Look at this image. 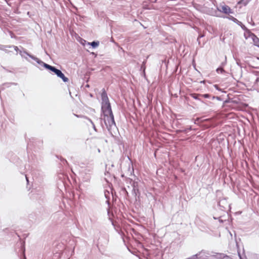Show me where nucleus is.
<instances>
[{
  "label": "nucleus",
  "instance_id": "1",
  "mask_svg": "<svg viewBox=\"0 0 259 259\" xmlns=\"http://www.w3.org/2000/svg\"><path fill=\"white\" fill-rule=\"evenodd\" d=\"M101 97L102 99L101 110L103 113L104 116H107V114L113 113L107 94L105 89H103L102 90Z\"/></svg>",
  "mask_w": 259,
  "mask_h": 259
},
{
  "label": "nucleus",
  "instance_id": "2",
  "mask_svg": "<svg viewBox=\"0 0 259 259\" xmlns=\"http://www.w3.org/2000/svg\"><path fill=\"white\" fill-rule=\"evenodd\" d=\"M20 55L22 58L25 59L28 61H29V60H28L27 57H29V58L35 61L39 65V66H36V67H38L39 69H42L41 67H42L48 70L51 71L53 67H54L42 61L39 60L38 58L36 57L35 56L29 54L26 51H20Z\"/></svg>",
  "mask_w": 259,
  "mask_h": 259
},
{
  "label": "nucleus",
  "instance_id": "3",
  "mask_svg": "<svg viewBox=\"0 0 259 259\" xmlns=\"http://www.w3.org/2000/svg\"><path fill=\"white\" fill-rule=\"evenodd\" d=\"M100 119L102 127H103L102 124V120H103L106 128L110 133L111 132V130L112 127L116 126L113 113H110L109 114H107V116H104V118H101Z\"/></svg>",
  "mask_w": 259,
  "mask_h": 259
},
{
  "label": "nucleus",
  "instance_id": "4",
  "mask_svg": "<svg viewBox=\"0 0 259 259\" xmlns=\"http://www.w3.org/2000/svg\"><path fill=\"white\" fill-rule=\"evenodd\" d=\"M51 71L54 72L58 77L61 78L64 82L68 81V78L64 75L60 70L53 67Z\"/></svg>",
  "mask_w": 259,
  "mask_h": 259
},
{
  "label": "nucleus",
  "instance_id": "5",
  "mask_svg": "<svg viewBox=\"0 0 259 259\" xmlns=\"http://www.w3.org/2000/svg\"><path fill=\"white\" fill-rule=\"evenodd\" d=\"M218 205L222 210L226 211L230 205L226 198H223L218 202Z\"/></svg>",
  "mask_w": 259,
  "mask_h": 259
},
{
  "label": "nucleus",
  "instance_id": "6",
  "mask_svg": "<svg viewBox=\"0 0 259 259\" xmlns=\"http://www.w3.org/2000/svg\"><path fill=\"white\" fill-rule=\"evenodd\" d=\"M218 9L220 11H221L225 14H228L229 13H232V12H231L232 10L230 9V8L229 6H226V5L222 6H221V9Z\"/></svg>",
  "mask_w": 259,
  "mask_h": 259
},
{
  "label": "nucleus",
  "instance_id": "7",
  "mask_svg": "<svg viewBox=\"0 0 259 259\" xmlns=\"http://www.w3.org/2000/svg\"><path fill=\"white\" fill-rule=\"evenodd\" d=\"M133 194L136 196L138 194H139V191L138 188V183L137 182H133Z\"/></svg>",
  "mask_w": 259,
  "mask_h": 259
},
{
  "label": "nucleus",
  "instance_id": "8",
  "mask_svg": "<svg viewBox=\"0 0 259 259\" xmlns=\"http://www.w3.org/2000/svg\"><path fill=\"white\" fill-rule=\"evenodd\" d=\"M252 40L254 45L259 48V38L256 35H253Z\"/></svg>",
  "mask_w": 259,
  "mask_h": 259
},
{
  "label": "nucleus",
  "instance_id": "9",
  "mask_svg": "<svg viewBox=\"0 0 259 259\" xmlns=\"http://www.w3.org/2000/svg\"><path fill=\"white\" fill-rule=\"evenodd\" d=\"M90 45L93 48H95L97 47L99 45V42L98 41H93L90 43Z\"/></svg>",
  "mask_w": 259,
  "mask_h": 259
},
{
  "label": "nucleus",
  "instance_id": "10",
  "mask_svg": "<svg viewBox=\"0 0 259 259\" xmlns=\"http://www.w3.org/2000/svg\"><path fill=\"white\" fill-rule=\"evenodd\" d=\"M4 46L5 47H6V48H5V49L6 50H1L2 51H4L6 53H9L10 52H11V51H9L8 50V49L12 48V47H11V46H10V45H4Z\"/></svg>",
  "mask_w": 259,
  "mask_h": 259
},
{
  "label": "nucleus",
  "instance_id": "11",
  "mask_svg": "<svg viewBox=\"0 0 259 259\" xmlns=\"http://www.w3.org/2000/svg\"><path fill=\"white\" fill-rule=\"evenodd\" d=\"M91 177L89 175H86L84 177H82V181L88 182L90 181Z\"/></svg>",
  "mask_w": 259,
  "mask_h": 259
},
{
  "label": "nucleus",
  "instance_id": "12",
  "mask_svg": "<svg viewBox=\"0 0 259 259\" xmlns=\"http://www.w3.org/2000/svg\"><path fill=\"white\" fill-rule=\"evenodd\" d=\"M105 197L107 199L106 202L109 205V199H110L109 191H106L105 192Z\"/></svg>",
  "mask_w": 259,
  "mask_h": 259
},
{
  "label": "nucleus",
  "instance_id": "13",
  "mask_svg": "<svg viewBox=\"0 0 259 259\" xmlns=\"http://www.w3.org/2000/svg\"><path fill=\"white\" fill-rule=\"evenodd\" d=\"M216 72L218 73H224L225 72V70L223 68H222V67L220 66L216 69Z\"/></svg>",
  "mask_w": 259,
  "mask_h": 259
},
{
  "label": "nucleus",
  "instance_id": "14",
  "mask_svg": "<svg viewBox=\"0 0 259 259\" xmlns=\"http://www.w3.org/2000/svg\"><path fill=\"white\" fill-rule=\"evenodd\" d=\"M209 259H223L222 257V255L220 254L219 255H211L209 256Z\"/></svg>",
  "mask_w": 259,
  "mask_h": 259
},
{
  "label": "nucleus",
  "instance_id": "15",
  "mask_svg": "<svg viewBox=\"0 0 259 259\" xmlns=\"http://www.w3.org/2000/svg\"><path fill=\"white\" fill-rule=\"evenodd\" d=\"M201 94H191V97L196 99V100H200V98H199V97H201Z\"/></svg>",
  "mask_w": 259,
  "mask_h": 259
},
{
  "label": "nucleus",
  "instance_id": "16",
  "mask_svg": "<svg viewBox=\"0 0 259 259\" xmlns=\"http://www.w3.org/2000/svg\"><path fill=\"white\" fill-rule=\"evenodd\" d=\"M229 19L231 20H232V21H233L234 22H235V23H240V21H239V20H238L236 18H234V17H233L232 16H230L229 17Z\"/></svg>",
  "mask_w": 259,
  "mask_h": 259
},
{
  "label": "nucleus",
  "instance_id": "17",
  "mask_svg": "<svg viewBox=\"0 0 259 259\" xmlns=\"http://www.w3.org/2000/svg\"><path fill=\"white\" fill-rule=\"evenodd\" d=\"M227 64V57H225V61L221 63L220 66L223 68Z\"/></svg>",
  "mask_w": 259,
  "mask_h": 259
},
{
  "label": "nucleus",
  "instance_id": "18",
  "mask_svg": "<svg viewBox=\"0 0 259 259\" xmlns=\"http://www.w3.org/2000/svg\"><path fill=\"white\" fill-rule=\"evenodd\" d=\"M192 130L191 126H189L188 127L185 128L183 131V132L186 133L189 131H191Z\"/></svg>",
  "mask_w": 259,
  "mask_h": 259
},
{
  "label": "nucleus",
  "instance_id": "19",
  "mask_svg": "<svg viewBox=\"0 0 259 259\" xmlns=\"http://www.w3.org/2000/svg\"><path fill=\"white\" fill-rule=\"evenodd\" d=\"M201 97H203L204 98H209L210 97V95L208 94H201Z\"/></svg>",
  "mask_w": 259,
  "mask_h": 259
},
{
  "label": "nucleus",
  "instance_id": "20",
  "mask_svg": "<svg viewBox=\"0 0 259 259\" xmlns=\"http://www.w3.org/2000/svg\"><path fill=\"white\" fill-rule=\"evenodd\" d=\"M11 47H12V48H14V50L16 51V52H18L20 53V51H22L21 50H19V48L17 47V46H11ZM25 50H24L23 51H24Z\"/></svg>",
  "mask_w": 259,
  "mask_h": 259
},
{
  "label": "nucleus",
  "instance_id": "21",
  "mask_svg": "<svg viewBox=\"0 0 259 259\" xmlns=\"http://www.w3.org/2000/svg\"><path fill=\"white\" fill-rule=\"evenodd\" d=\"M11 84L17 85V83H14H14H12V82L11 83H6L4 84V85H7V87H10V85Z\"/></svg>",
  "mask_w": 259,
  "mask_h": 259
},
{
  "label": "nucleus",
  "instance_id": "22",
  "mask_svg": "<svg viewBox=\"0 0 259 259\" xmlns=\"http://www.w3.org/2000/svg\"><path fill=\"white\" fill-rule=\"evenodd\" d=\"M83 117L85 118V119H87L88 120H89V121L90 122L91 124H93L94 123L93 121L90 118H89V117H88L87 116H83Z\"/></svg>",
  "mask_w": 259,
  "mask_h": 259
},
{
  "label": "nucleus",
  "instance_id": "23",
  "mask_svg": "<svg viewBox=\"0 0 259 259\" xmlns=\"http://www.w3.org/2000/svg\"><path fill=\"white\" fill-rule=\"evenodd\" d=\"M83 117L85 118V119H87L88 120H89V121L90 122L91 124H93L94 123L93 121L90 118H89V117H88L87 116H83Z\"/></svg>",
  "mask_w": 259,
  "mask_h": 259
},
{
  "label": "nucleus",
  "instance_id": "24",
  "mask_svg": "<svg viewBox=\"0 0 259 259\" xmlns=\"http://www.w3.org/2000/svg\"><path fill=\"white\" fill-rule=\"evenodd\" d=\"M250 0H241V3L244 5H246Z\"/></svg>",
  "mask_w": 259,
  "mask_h": 259
},
{
  "label": "nucleus",
  "instance_id": "25",
  "mask_svg": "<svg viewBox=\"0 0 259 259\" xmlns=\"http://www.w3.org/2000/svg\"><path fill=\"white\" fill-rule=\"evenodd\" d=\"M61 160L63 162V163L64 164V163H68L67 160L64 158H62L61 159Z\"/></svg>",
  "mask_w": 259,
  "mask_h": 259
},
{
  "label": "nucleus",
  "instance_id": "26",
  "mask_svg": "<svg viewBox=\"0 0 259 259\" xmlns=\"http://www.w3.org/2000/svg\"><path fill=\"white\" fill-rule=\"evenodd\" d=\"M145 65H144V64H142L141 66V69L143 70L144 72H145Z\"/></svg>",
  "mask_w": 259,
  "mask_h": 259
},
{
  "label": "nucleus",
  "instance_id": "27",
  "mask_svg": "<svg viewBox=\"0 0 259 259\" xmlns=\"http://www.w3.org/2000/svg\"><path fill=\"white\" fill-rule=\"evenodd\" d=\"M5 47L4 46V45H1V44H0V50H6V49H5Z\"/></svg>",
  "mask_w": 259,
  "mask_h": 259
},
{
  "label": "nucleus",
  "instance_id": "28",
  "mask_svg": "<svg viewBox=\"0 0 259 259\" xmlns=\"http://www.w3.org/2000/svg\"><path fill=\"white\" fill-rule=\"evenodd\" d=\"M223 259H232V258L229 257L228 256H224L223 257Z\"/></svg>",
  "mask_w": 259,
  "mask_h": 259
},
{
  "label": "nucleus",
  "instance_id": "29",
  "mask_svg": "<svg viewBox=\"0 0 259 259\" xmlns=\"http://www.w3.org/2000/svg\"><path fill=\"white\" fill-rule=\"evenodd\" d=\"M92 126H93V127L94 130L96 132H97V129H96V126H95V124H94V123H93V124H92Z\"/></svg>",
  "mask_w": 259,
  "mask_h": 259
},
{
  "label": "nucleus",
  "instance_id": "30",
  "mask_svg": "<svg viewBox=\"0 0 259 259\" xmlns=\"http://www.w3.org/2000/svg\"><path fill=\"white\" fill-rule=\"evenodd\" d=\"M241 28L243 29V30H245L246 29V27L245 26V25H244L243 24H242L241 26Z\"/></svg>",
  "mask_w": 259,
  "mask_h": 259
},
{
  "label": "nucleus",
  "instance_id": "31",
  "mask_svg": "<svg viewBox=\"0 0 259 259\" xmlns=\"http://www.w3.org/2000/svg\"><path fill=\"white\" fill-rule=\"evenodd\" d=\"M151 3H156L157 0H150Z\"/></svg>",
  "mask_w": 259,
  "mask_h": 259
},
{
  "label": "nucleus",
  "instance_id": "32",
  "mask_svg": "<svg viewBox=\"0 0 259 259\" xmlns=\"http://www.w3.org/2000/svg\"><path fill=\"white\" fill-rule=\"evenodd\" d=\"M75 116H76V117H81L82 116H80V115H76V114H74ZM83 116H82V117H83Z\"/></svg>",
  "mask_w": 259,
  "mask_h": 259
},
{
  "label": "nucleus",
  "instance_id": "33",
  "mask_svg": "<svg viewBox=\"0 0 259 259\" xmlns=\"http://www.w3.org/2000/svg\"><path fill=\"white\" fill-rule=\"evenodd\" d=\"M237 24L238 25H240V26L243 24L242 23V22H240V23H237Z\"/></svg>",
  "mask_w": 259,
  "mask_h": 259
},
{
  "label": "nucleus",
  "instance_id": "34",
  "mask_svg": "<svg viewBox=\"0 0 259 259\" xmlns=\"http://www.w3.org/2000/svg\"><path fill=\"white\" fill-rule=\"evenodd\" d=\"M92 169H93L92 168H91V169H85V171H91V170H92Z\"/></svg>",
  "mask_w": 259,
  "mask_h": 259
},
{
  "label": "nucleus",
  "instance_id": "35",
  "mask_svg": "<svg viewBox=\"0 0 259 259\" xmlns=\"http://www.w3.org/2000/svg\"><path fill=\"white\" fill-rule=\"evenodd\" d=\"M107 165H106V172H105V173H106V172H107V173H109V171H107Z\"/></svg>",
  "mask_w": 259,
  "mask_h": 259
},
{
  "label": "nucleus",
  "instance_id": "36",
  "mask_svg": "<svg viewBox=\"0 0 259 259\" xmlns=\"http://www.w3.org/2000/svg\"><path fill=\"white\" fill-rule=\"evenodd\" d=\"M146 62V60L144 61L143 62L142 64H144V65H145Z\"/></svg>",
  "mask_w": 259,
  "mask_h": 259
},
{
  "label": "nucleus",
  "instance_id": "37",
  "mask_svg": "<svg viewBox=\"0 0 259 259\" xmlns=\"http://www.w3.org/2000/svg\"><path fill=\"white\" fill-rule=\"evenodd\" d=\"M123 190H124L127 194V191H126V189L125 188H123Z\"/></svg>",
  "mask_w": 259,
  "mask_h": 259
},
{
  "label": "nucleus",
  "instance_id": "38",
  "mask_svg": "<svg viewBox=\"0 0 259 259\" xmlns=\"http://www.w3.org/2000/svg\"><path fill=\"white\" fill-rule=\"evenodd\" d=\"M25 177H26V181H27V182H28V180L27 176H26Z\"/></svg>",
  "mask_w": 259,
  "mask_h": 259
},
{
  "label": "nucleus",
  "instance_id": "39",
  "mask_svg": "<svg viewBox=\"0 0 259 259\" xmlns=\"http://www.w3.org/2000/svg\"><path fill=\"white\" fill-rule=\"evenodd\" d=\"M216 98H217V99L218 100H220V97H217Z\"/></svg>",
  "mask_w": 259,
  "mask_h": 259
},
{
  "label": "nucleus",
  "instance_id": "40",
  "mask_svg": "<svg viewBox=\"0 0 259 259\" xmlns=\"http://www.w3.org/2000/svg\"><path fill=\"white\" fill-rule=\"evenodd\" d=\"M29 14H30V12H27V15H29Z\"/></svg>",
  "mask_w": 259,
  "mask_h": 259
},
{
  "label": "nucleus",
  "instance_id": "41",
  "mask_svg": "<svg viewBox=\"0 0 259 259\" xmlns=\"http://www.w3.org/2000/svg\"><path fill=\"white\" fill-rule=\"evenodd\" d=\"M203 37V35L199 36V37Z\"/></svg>",
  "mask_w": 259,
  "mask_h": 259
},
{
  "label": "nucleus",
  "instance_id": "42",
  "mask_svg": "<svg viewBox=\"0 0 259 259\" xmlns=\"http://www.w3.org/2000/svg\"><path fill=\"white\" fill-rule=\"evenodd\" d=\"M4 88H5V87H7V88H8V87H7V85H4Z\"/></svg>",
  "mask_w": 259,
  "mask_h": 259
},
{
  "label": "nucleus",
  "instance_id": "43",
  "mask_svg": "<svg viewBox=\"0 0 259 259\" xmlns=\"http://www.w3.org/2000/svg\"><path fill=\"white\" fill-rule=\"evenodd\" d=\"M225 102H226V103H228V100H226V101H225Z\"/></svg>",
  "mask_w": 259,
  "mask_h": 259
},
{
  "label": "nucleus",
  "instance_id": "44",
  "mask_svg": "<svg viewBox=\"0 0 259 259\" xmlns=\"http://www.w3.org/2000/svg\"><path fill=\"white\" fill-rule=\"evenodd\" d=\"M111 166H112V167H113V166H114V165H113V164H112V165H111Z\"/></svg>",
  "mask_w": 259,
  "mask_h": 259
}]
</instances>
